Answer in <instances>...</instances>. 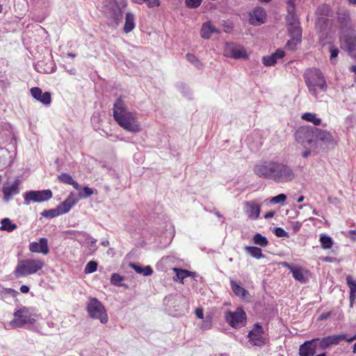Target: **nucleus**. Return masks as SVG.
I'll list each match as a JSON object with an SVG mask.
<instances>
[{"instance_id": "obj_1", "label": "nucleus", "mask_w": 356, "mask_h": 356, "mask_svg": "<svg viewBox=\"0 0 356 356\" xmlns=\"http://www.w3.org/2000/svg\"><path fill=\"white\" fill-rule=\"evenodd\" d=\"M113 118L121 127L129 132L141 131L137 113L127 111V105L121 98H118L113 104Z\"/></svg>"}, {"instance_id": "obj_2", "label": "nucleus", "mask_w": 356, "mask_h": 356, "mask_svg": "<svg viewBox=\"0 0 356 356\" xmlns=\"http://www.w3.org/2000/svg\"><path fill=\"white\" fill-rule=\"evenodd\" d=\"M304 77L309 94L314 97L317 98L319 92H324L327 90V82L323 73L318 69L307 70Z\"/></svg>"}, {"instance_id": "obj_3", "label": "nucleus", "mask_w": 356, "mask_h": 356, "mask_svg": "<svg viewBox=\"0 0 356 356\" xmlns=\"http://www.w3.org/2000/svg\"><path fill=\"white\" fill-rule=\"evenodd\" d=\"M44 266L40 259H25L18 261L13 272L16 278L33 275L40 270Z\"/></svg>"}, {"instance_id": "obj_4", "label": "nucleus", "mask_w": 356, "mask_h": 356, "mask_svg": "<svg viewBox=\"0 0 356 356\" xmlns=\"http://www.w3.org/2000/svg\"><path fill=\"white\" fill-rule=\"evenodd\" d=\"M296 177L293 170L289 165L274 161L272 180L276 183L291 181Z\"/></svg>"}, {"instance_id": "obj_5", "label": "nucleus", "mask_w": 356, "mask_h": 356, "mask_svg": "<svg viewBox=\"0 0 356 356\" xmlns=\"http://www.w3.org/2000/svg\"><path fill=\"white\" fill-rule=\"evenodd\" d=\"M127 6L126 0H106L105 13L108 17L113 19L115 27L122 19V9Z\"/></svg>"}, {"instance_id": "obj_6", "label": "nucleus", "mask_w": 356, "mask_h": 356, "mask_svg": "<svg viewBox=\"0 0 356 356\" xmlns=\"http://www.w3.org/2000/svg\"><path fill=\"white\" fill-rule=\"evenodd\" d=\"M86 310L90 318L98 319L105 324L108 321V314L104 305L96 298H90L86 306Z\"/></svg>"}, {"instance_id": "obj_7", "label": "nucleus", "mask_w": 356, "mask_h": 356, "mask_svg": "<svg viewBox=\"0 0 356 356\" xmlns=\"http://www.w3.org/2000/svg\"><path fill=\"white\" fill-rule=\"evenodd\" d=\"M316 127L302 126L299 127L296 133V140L305 148H314Z\"/></svg>"}, {"instance_id": "obj_8", "label": "nucleus", "mask_w": 356, "mask_h": 356, "mask_svg": "<svg viewBox=\"0 0 356 356\" xmlns=\"http://www.w3.org/2000/svg\"><path fill=\"white\" fill-rule=\"evenodd\" d=\"M35 322V315L30 309L23 307L14 313V318L9 325L12 328H19L26 324H33Z\"/></svg>"}, {"instance_id": "obj_9", "label": "nucleus", "mask_w": 356, "mask_h": 356, "mask_svg": "<svg viewBox=\"0 0 356 356\" xmlns=\"http://www.w3.org/2000/svg\"><path fill=\"white\" fill-rule=\"evenodd\" d=\"M334 143V139L330 132L316 127L314 149L332 147Z\"/></svg>"}, {"instance_id": "obj_10", "label": "nucleus", "mask_w": 356, "mask_h": 356, "mask_svg": "<svg viewBox=\"0 0 356 356\" xmlns=\"http://www.w3.org/2000/svg\"><path fill=\"white\" fill-rule=\"evenodd\" d=\"M225 318L230 326L234 328L243 327L246 323V314L241 307H238L234 312L227 311Z\"/></svg>"}, {"instance_id": "obj_11", "label": "nucleus", "mask_w": 356, "mask_h": 356, "mask_svg": "<svg viewBox=\"0 0 356 356\" xmlns=\"http://www.w3.org/2000/svg\"><path fill=\"white\" fill-rule=\"evenodd\" d=\"M52 192L49 189L42 191H30L24 194V204L29 205L31 202H42L52 197Z\"/></svg>"}, {"instance_id": "obj_12", "label": "nucleus", "mask_w": 356, "mask_h": 356, "mask_svg": "<svg viewBox=\"0 0 356 356\" xmlns=\"http://www.w3.org/2000/svg\"><path fill=\"white\" fill-rule=\"evenodd\" d=\"M274 161H261L255 164L254 172L259 177L272 180Z\"/></svg>"}, {"instance_id": "obj_13", "label": "nucleus", "mask_w": 356, "mask_h": 356, "mask_svg": "<svg viewBox=\"0 0 356 356\" xmlns=\"http://www.w3.org/2000/svg\"><path fill=\"white\" fill-rule=\"evenodd\" d=\"M288 31L291 39L287 42L286 46L293 50L302 40V29L300 24H296L288 25Z\"/></svg>"}, {"instance_id": "obj_14", "label": "nucleus", "mask_w": 356, "mask_h": 356, "mask_svg": "<svg viewBox=\"0 0 356 356\" xmlns=\"http://www.w3.org/2000/svg\"><path fill=\"white\" fill-rule=\"evenodd\" d=\"M225 54L234 59L245 58L248 56L245 48L234 43L227 44Z\"/></svg>"}, {"instance_id": "obj_15", "label": "nucleus", "mask_w": 356, "mask_h": 356, "mask_svg": "<svg viewBox=\"0 0 356 356\" xmlns=\"http://www.w3.org/2000/svg\"><path fill=\"white\" fill-rule=\"evenodd\" d=\"M262 335V326L259 323H256L254 328L249 332L248 338L254 346H261L265 343L264 338Z\"/></svg>"}, {"instance_id": "obj_16", "label": "nucleus", "mask_w": 356, "mask_h": 356, "mask_svg": "<svg viewBox=\"0 0 356 356\" xmlns=\"http://www.w3.org/2000/svg\"><path fill=\"white\" fill-rule=\"evenodd\" d=\"M243 211L250 219L257 220L260 215L261 207L255 200L248 201L244 202Z\"/></svg>"}, {"instance_id": "obj_17", "label": "nucleus", "mask_w": 356, "mask_h": 356, "mask_svg": "<svg viewBox=\"0 0 356 356\" xmlns=\"http://www.w3.org/2000/svg\"><path fill=\"white\" fill-rule=\"evenodd\" d=\"M319 339H314L305 341L299 348L300 356H314L316 353Z\"/></svg>"}, {"instance_id": "obj_18", "label": "nucleus", "mask_w": 356, "mask_h": 356, "mask_svg": "<svg viewBox=\"0 0 356 356\" xmlns=\"http://www.w3.org/2000/svg\"><path fill=\"white\" fill-rule=\"evenodd\" d=\"M338 22L341 32L353 31L354 26L350 19V12L348 10H341L338 12Z\"/></svg>"}, {"instance_id": "obj_19", "label": "nucleus", "mask_w": 356, "mask_h": 356, "mask_svg": "<svg viewBox=\"0 0 356 356\" xmlns=\"http://www.w3.org/2000/svg\"><path fill=\"white\" fill-rule=\"evenodd\" d=\"M29 250L31 252L42 253L47 255L49 252L48 241L46 238H40L39 242H31L29 245Z\"/></svg>"}, {"instance_id": "obj_20", "label": "nucleus", "mask_w": 356, "mask_h": 356, "mask_svg": "<svg viewBox=\"0 0 356 356\" xmlns=\"http://www.w3.org/2000/svg\"><path fill=\"white\" fill-rule=\"evenodd\" d=\"M19 180L15 179L11 184H7L2 188L3 199L6 202L10 200L13 196L19 193Z\"/></svg>"}, {"instance_id": "obj_21", "label": "nucleus", "mask_w": 356, "mask_h": 356, "mask_svg": "<svg viewBox=\"0 0 356 356\" xmlns=\"http://www.w3.org/2000/svg\"><path fill=\"white\" fill-rule=\"evenodd\" d=\"M341 40L344 43L348 51H354L356 48V34L354 32V29L342 32Z\"/></svg>"}, {"instance_id": "obj_22", "label": "nucleus", "mask_w": 356, "mask_h": 356, "mask_svg": "<svg viewBox=\"0 0 356 356\" xmlns=\"http://www.w3.org/2000/svg\"><path fill=\"white\" fill-rule=\"evenodd\" d=\"M250 22L254 26H260L265 22L266 13L263 8L257 7L250 14Z\"/></svg>"}, {"instance_id": "obj_23", "label": "nucleus", "mask_w": 356, "mask_h": 356, "mask_svg": "<svg viewBox=\"0 0 356 356\" xmlns=\"http://www.w3.org/2000/svg\"><path fill=\"white\" fill-rule=\"evenodd\" d=\"M31 94L34 99L44 105L50 104L51 102V94L49 92H42L41 88L34 87L31 89Z\"/></svg>"}, {"instance_id": "obj_24", "label": "nucleus", "mask_w": 356, "mask_h": 356, "mask_svg": "<svg viewBox=\"0 0 356 356\" xmlns=\"http://www.w3.org/2000/svg\"><path fill=\"white\" fill-rule=\"evenodd\" d=\"M78 200L73 193H70L68 197L58 206V208L62 212V214L67 213L77 203Z\"/></svg>"}, {"instance_id": "obj_25", "label": "nucleus", "mask_w": 356, "mask_h": 356, "mask_svg": "<svg viewBox=\"0 0 356 356\" xmlns=\"http://www.w3.org/2000/svg\"><path fill=\"white\" fill-rule=\"evenodd\" d=\"M284 56V51L282 49H277L270 56H263V64L265 66H273L277 63V59L282 58Z\"/></svg>"}, {"instance_id": "obj_26", "label": "nucleus", "mask_w": 356, "mask_h": 356, "mask_svg": "<svg viewBox=\"0 0 356 356\" xmlns=\"http://www.w3.org/2000/svg\"><path fill=\"white\" fill-rule=\"evenodd\" d=\"M293 277L300 282V283L305 284L309 280V271L302 267H296V268L292 270Z\"/></svg>"}, {"instance_id": "obj_27", "label": "nucleus", "mask_w": 356, "mask_h": 356, "mask_svg": "<svg viewBox=\"0 0 356 356\" xmlns=\"http://www.w3.org/2000/svg\"><path fill=\"white\" fill-rule=\"evenodd\" d=\"M231 288L236 296L244 300L248 299L250 297L249 292L241 286L236 281L230 280Z\"/></svg>"}, {"instance_id": "obj_28", "label": "nucleus", "mask_w": 356, "mask_h": 356, "mask_svg": "<svg viewBox=\"0 0 356 356\" xmlns=\"http://www.w3.org/2000/svg\"><path fill=\"white\" fill-rule=\"evenodd\" d=\"M212 33H220V31L213 26L210 22H205L202 24L200 34L204 39H209Z\"/></svg>"}, {"instance_id": "obj_29", "label": "nucleus", "mask_w": 356, "mask_h": 356, "mask_svg": "<svg viewBox=\"0 0 356 356\" xmlns=\"http://www.w3.org/2000/svg\"><path fill=\"white\" fill-rule=\"evenodd\" d=\"M135 16L133 13H127L125 17V23L124 25V31L127 33L133 31L135 28Z\"/></svg>"}, {"instance_id": "obj_30", "label": "nucleus", "mask_w": 356, "mask_h": 356, "mask_svg": "<svg viewBox=\"0 0 356 356\" xmlns=\"http://www.w3.org/2000/svg\"><path fill=\"white\" fill-rule=\"evenodd\" d=\"M58 179L63 184L71 185L76 190L80 189V185L75 181L71 175L67 173H62L58 176Z\"/></svg>"}, {"instance_id": "obj_31", "label": "nucleus", "mask_w": 356, "mask_h": 356, "mask_svg": "<svg viewBox=\"0 0 356 356\" xmlns=\"http://www.w3.org/2000/svg\"><path fill=\"white\" fill-rule=\"evenodd\" d=\"M130 267H131L137 273L143 274L144 276L151 275L153 273V270L150 266H146L145 267H142L134 263H131L129 264Z\"/></svg>"}, {"instance_id": "obj_32", "label": "nucleus", "mask_w": 356, "mask_h": 356, "mask_svg": "<svg viewBox=\"0 0 356 356\" xmlns=\"http://www.w3.org/2000/svg\"><path fill=\"white\" fill-rule=\"evenodd\" d=\"M173 270L176 273V277H174V280H179L181 282H183L182 281L184 278L195 274V272H191L187 270L180 269L177 268H174Z\"/></svg>"}, {"instance_id": "obj_33", "label": "nucleus", "mask_w": 356, "mask_h": 356, "mask_svg": "<svg viewBox=\"0 0 356 356\" xmlns=\"http://www.w3.org/2000/svg\"><path fill=\"white\" fill-rule=\"evenodd\" d=\"M245 252L250 254L252 257L256 259H261L265 256L262 253L261 248L255 246H246L245 248Z\"/></svg>"}, {"instance_id": "obj_34", "label": "nucleus", "mask_w": 356, "mask_h": 356, "mask_svg": "<svg viewBox=\"0 0 356 356\" xmlns=\"http://www.w3.org/2000/svg\"><path fill=\"white\" fill-rule=\"evenodd\" d=\"M1 230L7 231L8 232H11L14 231L17 228V225L13 223L10 218H5L1 221Z\"/></svg>"}, {"instance_id": "obj_35", "label": "nucleus", "mask_w": 356, "mask_h": 356, "mask_svg": "<svg viewBox=\"0 0 356 356\" xmlns=\"http://www.w3.org/2000/svg\"><path fill=\"white\" fill-rule=\"evenodd\" d=\"M302 119L307 122H312L314 125L317 126L321 124V119L313 113H305L302 115Z\"/></svg>"}, {"instance_id": "obj_36", "label": "nucleus", "mask_w": 356, "mask_h": 356, "mask_svg": "<svg viewBox=\"0 0 356 356\" xmlns=\"http://www.w3.org/2000/svg\"><path fill=\"white\" fill-rule=\"evenodd\" d=\"M319 241L321 242V247L323 249H330L333 245L332 238L326 234H321L320 236Z\"/></svg>"}, {"instance_id": "obj_37", "label": "nucleus", "mask_w": 356, "mask_h": 356, "mask_svg": "<svg viewBox=\"0 0 356 356\" xmlns=\"http://www.w3.org/2000/svg\"><path fill=\"white\" fill-rule=\"evenodd\" d=\"M66 234L71 235L70 238H74L79 242H81L79 238V236H82L83 238H90L91 236L86 232H78L75 230H67L65 232Z\"/></svg>"}, {"instance_id": "obj_38", "label": "nucleus", "mask_w": 356, "mask_h": 356, "mask_svg": "<svg viewBox=\"0 0 356 356\" xmlns=\"http://www.w3.org/2000/svg\"><path fill=\"white\" fill-rule=\"evenodd\" d=\"M124 277L118 273H113L111 277V283L116 286H124L128 288L127 285L122 283Z\"/></svg>"}, {"instance_id": "obj_39", "label": "nucleus", "mask_w": 356, "mask_h": 356, "mask_svg": "<svg viewBox=\"0 0 356 356\" xmlns=\"http://www.w3.org/2000/svg\"><path fill=\"white\" fill-rule=\"evenodd\" d=\"M62 215V212L58 209V207L55 209L44 210L41 213V216L47 218H52Z\"/></svg>"}, {"instance_id": "obj_40", "label": "nucleus", "mask_w": 356, "mask_h": 356, "mask_svg": "<svg viewBox=\"0 0 356 356\" xmlns=\"http://www.w3.org/2000/svg\"><path fill=\"white\" fill-rule=\"evenodd\" d=\"M252 241L254 244L258 245L261 247H266L268 243L267 238L259 233H257L256 234H254Z\"/></svg>"}, {"instance_id": "obj_41", "label": "nucleus", "mask_w": 356, "mask_h": 356, "mask_svg": "<svg viewBox=\"0 0 356 356\" xmlns=\"http://www.w3.org/2000/svg\"><path fill=\"white\" fill-rule=\"evenodd\" d=\"M317 12L320 15L326 17L332 16L333 14L331 7L327 4H322L318 6Z\"/></svg>"}, {"instance_id": "obj_42", "label": "nucleus", "mask_w": 356, "mask_h": 356, "mask_svg": "<svg viewBox=\"0 0 356 356\" xmlns=\"http://www.w3.org/2000/svg\"><path fill=\"white\" fill-rule=\"evenodd\" d=\"M286 22L288 25L300 24L298 18L295 14V11H293V8H289V11H288V15L286 16Z\"/></svg>"}, {"instance_id": "obj_43", "label": "nucleus", "mask_w": 356, "mask_h": 356, "mask_svg": "<svg viewBox=\"0 0 356 356\" xmlns=\"http://www.w3.org/2000/svg\"><path fill=\"white\" fill-rule=\"evenodd\" d=\"M97 262L95 261H90L85 267V273H92L95 272L97 269Z\"/></svg>"}, {"instance_id": "obj_44", "label": "nucleus", "mask_w": 356, "mask_h": 356, "mask_svg": "<svg viewBox=\"0 0 356 356\" xmlns=\"http://www.w3.org/2000/svg\"><path fill=\"white\" fill-rule=\"evenodd\" d=\"M318 345L322 349H326L327 348L332 345L331 338L330 337V336H327L326 337L322 338L321 339H319V341H318Z\"/></svg>"}, {"instance_id": "obj_45", "label": "nucleus", "mask_w": 356, "mask_h": 356, "mask_svg": "<svg viewBox=\"0 0 356 356\" xmlns=\"http://www.w3.org/2000/svg\"><path fill=\"white\" fill-rule=\"evenodd\" d=\"M329 51L330 52V60L332 63H335V58L338 56L339 54V49L338 48L335 47L332 44H329Z\"/></svg>"}, {"instance_id": "obj_46", "label": "nucleus", "mask_w": 356, "mask_h": 356, "mask_svg": "<svg viewBox=\"0 0 356 356\" xmlns=\"http://www.w3.org/2000/svg\"><path fill=\"white\" fill-rule=\"evenodd\" d=\"M346 283L350 292H356V281L353 280L351 275H348L346 278Z\"/></svg>"}, {"instance_id": "obj_47", "label": "nucleus", "mask_w": 356, "mask_h": 356, "mask_svg": "<svg viewBox=\"0 0 356 356\" xmlns=\"http://www.w3.org/2000/svg\"><path fill=\"white\" fill-rule=\"evenodd\" d=\"M330 337L331 338L332 345L339 344L341 340L346 341V334L331 335V336H330Z\"/></svg>"}, {"instance_id": "obj_48", "label": "nucleus", "mask_w": 356, "mask_h": 356, "mask_svg": "<svg viewBox=\"0 0 356 356\" xmlns=\"http://www.w3.org/2000/svg\"><path fill=\"white\" fill-rule=\"evenodd\" d=\"M286 199V196L285 194L281 193L277 196L273 197L270 200V202L273 204H278L281 202H284Z\"/></svg>"}, {"instance_id": "obj_49", "label": "nucleus", "mask_w": 356, "mask_h": 356, "mask_svg": "<svg viewBox=\"0 0 356 356\" xmlns=\"http://www.w3.org/2000/svg\"><path fill=\"white\" fill-rule=\"evenodd\" d=\"M202 0H185L186 6L188 8H196L202 3Z\"/></svg>"}, {"instance_id": "obj_50", "label": "nucleus", "mask_w": 356, "mask_h": 356, "mask_svg": "<svg viewBox=\"0 0 356 356\" xmlns=\"http://www.w3.org/2000/svg\"><path fill=\"white\" fill-rule=\"evenodd\" d=\"M93 191L88 186H84L83 188V192L79 193L81 197L87 198L92 195Z\"/></svg>"}, {"instance_id": "obj_51", "label": "nucleus", "mask_w": 356, "mask_h": 356, "mask_svg": "<svg viewBox=\"0 0 356 356\" xmlns=\"http://www.w3.org/2000/svg\"><path fill=\"white\" fill-rule=\"evenodd\" d=\"M274 234L277 237H288L289 236L288 232H286L282 227H277V228H275V230H274Z\"/></svg>"}, {"instance_id": "obj_52", "label": "nucleus", "mask_w": 356, "mask_h": 356, "mask_svg": "<svg viewBox=\"0 0 356 356\" xmlns=\"http://www.w3.org/2000/svg\"><path fill=\"white\" fill-rule=\"evenodd\" d=\"M89 239L90 240V244L88 245V249H89V250L94 252L97 249V247L96 246L97 240L92 237Z\"/></svg>"}, {"instance_id": "obj_53", "label": "nucleus", "mask_w": 356, "mask_h": 356, "mask_svg": "<svg viewBox=\"0 0 356 356\" xmlns=\"http://www.w3.org/2000/svg\"><path fill=\"white\" fill-rule=\"evenodd\" d=\"M147 6L149 8H153L154 6H159L160 1H159V0H147Z\"/></svg>"}, {"instance_id": "obj_54", "label": "nucleus", "mask_w": 356, "mask_h": 356, "mask_svg": "<svg viewBox=\"0 0 356 356\" xmlns=\"http://www.w3.org/2000/svg\"><path fill=\"white\" fill-rule=\"evenodd\" d=\"M186 58L187 60L192 63H195L198 61L197 58L192 54H187Z\"/></svg>"}, {"instance_id": "obj_55", "label": "nucleus", "mask_w": 356, "mask_h": 356, "mask_svg": "<svg viewBox=\"0 0 356 356\" xmlns=\"http://www.w3.org/2000/svg\"><path fill=\"white\" fill-rule=\"evenodd\" d=\"M281 264L283 267L287 268L291 273H292V270H293L296 268V267H293L292 265H291L290 264H289L288 262H286V261L282 262Z\"/></svg>"}, {"instance_id": "obj_56", "label": "nucleus", "mask_w": 356, "mask_h": 356, "mask_svg": "<svg viewBox=\"0 0 356 356\" xmlns=\"http://www.w3.org/2000/svg\"><path fill=\"white\" fill-rule=\"evenodd\" d=\"M302 226V223L297 221L294 222V225L293 226V229L294 232H297L300 230V227Z\"/></svg>"}, {"instance_id": "obj_57", "label": "nucleus", "mask_w": 356, "mask_h": 356, "mask_svg": "<svg viewBox=\"0 0 356 356\" xmlns=\"http://www.w3.org/2000/svg\"><path fill=\"white\" fill-rule=\"evenodd\" d=\"M195 315L199 318H203V309L200 308L197 309L195 311Z\"/></svg>"}, {"instance_id": "obj_58", "label": "nucleus", "mask_w": 356, "mask_h": 356, "mask_svg": "<svg viewBox=\"0 0 356 356\" xmlns=\"http://www.w3.org/2000/svg\"><path fill=\"white\" fill-rule=\"evenodd\" d=\"M356 298V292H350V307H353V302L355 301Z\"/></svg>"}, {"instance_id": "obj_59", "label": "nucleus", "mask_w": 356, "mask_h": 356, "mask_svg": "<svg viewBox=\"0 0 356 356\" xmlns=\"http://www.w3.org/2000/svg\"><path fill=\"white\" fill-rule=\"evenodd\" d=\"M307 149L304 151L302 154V156L303 158H307L310 154L312 152V148H306Z\"/></svg>"}, {"instance_id": "obj_60", "label": "nucleus", "mask_w": 356, "mask_h": 356, "mask_svg": "<svg viewBox=\"0 0 356 356\" xmlns=\"http://www.w3.org/2000/svg\"><path fill=\"white\" fill-rule=\"evenodd\" d=\"M20 291L22 293H26L29 291V287L26 285H22L21 287H20Z\"/></svg>"}, {"instance_id": "obj_61", "label": "nucleus", "mask_w": 356, "mask_h": 356, "mask_svg": "<svg viewBox=\"0 0 356 356\" xmlns=\"http://www.w3.org/2000/svg\"><path fill=\"white\" fill-rule=\"evenodd\" d=\"M287 5H288V7H287L288 11H289V8H292V6L293 8V11H295V4L293 2V0H288Z\"/></svg>"}, {"instance_id": "obj_62", "label": "nucleus", "mask_w": 356, "mask_h": 356, "mask_svg": "<svg viewBox=\"0 0 356 356\" xmlns=\"http://www.w3.org/2000/svg\"><path fill=\"white\" fill-rule=\"evenodd\" d=\"M275 214V212L274 211H269L268 213H266L265 215H264V218L266 219H268V218H273V216Z\"/></svg>"}, {"instance_id": "obj_63", "label": "nucleus", "mask_w": 356, "mask_h": 356, "mask_svg": "<svg viewBox=\"0 0 356 356\" xmlns=\"http://www.w3.org/2000/svg\"><path fill=\"white\" fill-rule=\"evenodd\" d=\"M349 233L352 235L351 238L353 241H356V230L355 229H351L349 231Z\"/></svg>"}, {"instance_id": "obj_64", "label": "nucleus", "mask_w": 356, "mask_h": 356, "mask_svg": "<svg viewBox=\"0 0 356 356\" xmlns=\"http://www.w3.org/2000/svg\"><path fill=\"white\" fill-rule=\"evenodd\" d=\"M330 315V313H325V314H322L321 316H320V319L321 320H325L327 319Z\"/></svg>"}]
</instances>
